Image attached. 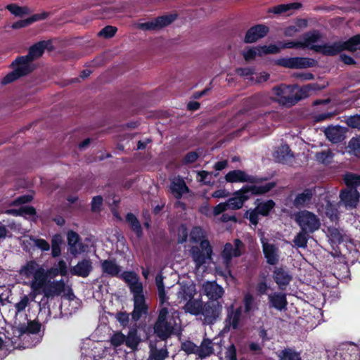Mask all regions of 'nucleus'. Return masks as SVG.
<instances>
[{"mask_svg":"<svg viewBox=\"0 0 360 360\" xmlns=\"http://www.w3.org/2000/svg\"><path fill=\"white\" fill-rule=\"evenodd\" d=\"M18 274L22 283L30 288L33 298L40 295L47 279L46 270L42 265L34 259L27 261L21 266Z\"/></svg>","mask_w":360,"mask_h":360,"instance_id":"nucleus-1","label":"nucleus"},{"mask_svg":"<svg viewBox=\"0 0 360 360\" xmlns=\"http://www.w3.org/2000/svg\"><path fill=\"white\" fill-rule=\"evenodd\" d=\"M120 277L127 283L134 295V309L131 313L132 319L138 321L147 312V306L143 295V285L136 274L131 271H126L120 275Z\"/></svg>","mask_w":360,"mask_h":360,"instance_id":"nucleus-2","label":"nucleus"},{"mask_svg":"<svg viewBox=\"0 0 360 360\" xmlns=\"http://www.w3.org/2000/svg\"><path fill=\"white\" fill-rule=\"evenodd\" d=\"M275 186V183L269 182L263 185H252L243 186L240 190L234 193L233 198H229L226 202L229 209L238 210L243 205L245 201L252 195L264 194Z\"/></svg>","mask_w":360,"mask_h":360,"instance_id":"nucleus-3","label":"nucleus"},{"mask_svg":"<svg viewBox=\"0 0 360 360\" xmlns=\"http://www.w3.org/2000/svg\"><path fill=\"white\" fill-rule=\"evenodd\" d=\"M179 314L172 307H163L159 311V338L165 340L178 330Z\"/></svg>","mask_w":360,"mask_h":360,"instance_id":"nucleus-4","label":"nucleus"},{"mask_svg":"<svg viewBox=\"0 0 360 360\" xmlns=\"http://www.w3.org/2000/svg\"><path fill=\"white\" fill-rule=\"evenodd\" d=\"M41 329V325L35 321H30L27 325H19L13 328L14 337L9 338L3 335H0V349H9L11 347L15 348L17 344L18 338L24 337V339L30 338L31 335H37Z\"/></svg>","mask_w":360,"mask_h":360,"instance_id":"nucleus-5","label":"nucleus"},{"mask_svg":"<svg viewBox=\"0 0 360 360\" xmlns=\"http://www.w3.org/2000/svg\"><path fill=\"white\" fill-rule=\"evenodd\" d=\"M316 89L314 84H308L300 89V96L292 94V87L290 86L281 85L273 88L272 91L276 96L275 100L280 104L292 105L302 98V95L307 96L310 90Z\"/></svg>","mask_w":360,"mask_h":360,"instance_id":"nucleus-6","label":"nucleus"},{"mask_svg":"<svg viewBox=\"0 0 360 360\" xmlns=\"http://www.w3.org/2000/svg\"><path fill=\"white\" fill-rule=\"evenodd\" d=\"M319 53L328 56H334L340 53L343 50L355 51L360 50V35H356L346 41H335L333 43H326L321 45L318 48Z\"/></svg>","mask_w":360,"mask_h":360,"instance_id":"nucleus-7","label":"nucleus"},{"mask_svg":"<svg viewBox=\"0 0 360 360\" xmlns=\"http://www.w3.org/2000/svg\"><path fill=\"white\" fill-rule=\"evenodd\" d=\"M110 344L114 348H117L122 345H125L128 348L134 350L137 348L141 339L137 334L136 329H131L127 335H124L121 332L115 333L110 337Z\"/></svg>","mask_w":360,"mask_h":360,"instance_id":"nucleus-8","label":"nucleus"},{"mask_svg":"<svg viewBox=\"0 0 360 360\" xmlns=\"http://www.w3.org/2000/svg\"><path fill=\"white\" fill-rule=\"evenodd\" d=\"M295 220L300 226L301 230L313 233L320 227V220L318 217L307 210L298 212L295 215Z\"/></svg>","mask_w":360,"mask_h":360,"instance_id":"nucleus-9","label":"nucleus"},{"mask_svg":"<svg viewBox=\"0 0 360 360\" xmlns=\"http://www.w3.org/2000/svg\"><path fill=\"white\" fill-rule=\"evenodd\" d=\"M190 252L195 263V269L198 270L207 259H211L212 249L209 241L203 240L200 242V247H192Z\"/></svg>","mask_w":360,"mask_h":360,"instance_id":"nucleus-10","label":"nucleus"},{"mask_svg":"<svg viewBox=\"0 0 360 360\" xmlns=\"http://www.w3.org/2000/svg\"><path fill=\"white\" fill-rule=\"evenodd\" d=\"M81 352L83 360H99L105 351L101 343L88 340L83 343Z\"/></svg>","mask_w":360,"mask_h":360,"instance_id":"nucleus-11","label":"nucleus"},{"mask_svg":"<svg viewBox=\"0 0 360 360\" xmlns=\"http://www.w3.org/2000/svg\"><path fill=\"white\" fill-rule=\"evenodd\" d=\"M277 64L287 68L303 69L313 67L315 61L304 57L283 58L278 60Z\"/></svg>","mask_w":360,"mask_h":360,"instance_id":"nucleus-12","label":"nucleus"},{"mask_svg":"<svg viewBox=\"0 0 360 360\" xmlns=\"http://www.w3.org/2000/svg\"><path fill=\"white\" fill-rule=\"evenodd\" d=\"M244 251V245L239 239H236L233 244L226 243L222 251L221 256L226 266H229L233 257H237L242 255Z\"/></svg>","mask_w":360,"mask_h":360,"instance_id":"nucleus-13","label":"nucleus"},{"mask_svg":"<svg viewBox=\"0 0 360 360\" xmlns=\"http://www.w3.org/2000/svg\"><path fill=\"white\" fill-rule=\"evenodd\" d=\"M221 311V305L219 303L207 302L203 304L200 314L203 316L204 323L212 324L219 316Z\"/></svg>","mask_w":360,"mask_h":360,"instance_id":"nucleus-14","label":"nucleus"},{"mask_svg":"<svg viewBox=\"0 0 360 360\" xmlns=\"http://www.w3.org/2000/svg\"><path fill=\"white\" fill-rule=\"evenodd\" d=\"M340 205L346 209H353L356 207L359 199V193L354 188H347L340 193Z\"/></svg>","mask_w":360,"mask_h":360,"instance_id":"nucleus-15","label":"nucleus"},{"mask_svg":"<svg viewBox=\"0 0 360 360\" xmlns=\"http://www.w3.org/2000/svg\"><path fill=\"white\" fill-rule=\"evenodd\" d=\"M65 282L63 279L51 282H47L46 281L40 292V295L44 294L46 297L58 296L65 291Z\"/></svg>","mask_w":360,"mask_h":360,"instance_id":"nucleus-16","label":"nucleus"},{"mask_svg":"<svg viewBox=\"0 0 360 360\" xmlns=\"http://www.w3.org/2000/svg\"><path fill=\"white\" fill-rule=\"evenodd\" d=\"M225 179L226 181L231 183L247 182L251 184H257L259 182L258 178L250 176L245 171L240 169H236L229 172L225 176Z\"/></svg>","mask_w":360,"mask_h":360,"instance_id":"nucleus-17","label":"nucleus"},{"mask_svg":"<svg viewBox=\"0 0 360 360\" xmlns=\"http://www.w3.org/2000/svg\"><path fill=\"white\" fill-rule=\"evenodd\" d=\"M261 243L266 262L271 265L277 264L279 259L278 248L274 244L269 243L264 237L261 238Z\"/></svg>","mask_w":360,"mask_h":360,"instance_id":"nucleus-18","label":"nucleus"},{"mask_svg":"<svg viewBox=\"0 0 360 360\" xmlns=\"http://www.w3.org/2000/svg\"><path fill=\"white\" fill-rule=\"evenodd\" d=\"M242 318V307H239L234 309L233 305H231L227 309V317L226 319V327L230 330L238 329L240 326Z\"/></svg>","mask_w":360,"mask_h":360,"instance_id":"nucleus-19","label":"nucleus"},{"mask_svg":"<svg viewBox=\"0 0 360 360\" xmlns=\"http://www.w3.org/2000/svg\"><path fill=\"white\" fill-rule=\"evenodd\" d=\"M202 293L209 299L217 300L224 295V289L215 281H207L202 284Z\"/></svg>","mask_w":360,"mask_h":360,"instance_id":"nucleus-20","label":"nucleus"},{"mask_svg":"<svg viewBox=\"0 0 360 360\" xmlns=\"http://www.w3.org/2000/svg\"><path fill=\"white\" fill-rule=\"evenodd\" d=\"M92 269L93 266L91 259H84L72 266L70 269V272L73 276L86 278L90 274Z\"/></svg>","mask_w":360,"mask_h":360,"instance_id":"nucleus-21","label":"nucleus"},{"mask_svg":"<svg viewBox=\"0 0 360 360\" xmlns=\"http://www.w3.org/2000/svg\"><path fill=\"white\" fill-rule=\"evenodd\" d=\"M269 32L268 27L264 25H257L249 29L245 34L244 41L245 43H253L258 39L263 38Z\"/></svg>","mask_w":360,"mask_h":360,"instance_id":"nucleus-22","label":"nucleus"},{"mask_svg":"<svg viewBox=\"0 0 360 360\" xmlns=\"http://www.w3.org/2000/svg\"><path fill=\"white\" fill-rule=\"evenodd\" d=\"M32 60L27 56H21L12 63L14 70L22 77L32 71Z\"/></svg>","mask_w":360,"mask_h":360,"instance_id":"nucleus-23","label":"nucleus"},{"mask_svg":"<svg viewBox=\"0 0 360 360\" xmlns=\"http://www.w3.org/2000/svg\"><path fill=\"white\" fill-rule=\"evenodd\" d=\"M326 138L333 143L342 142L345 139V129L339 126H330L324 131Z\"/></svg>","mask_w":360,"mask_h":360,"instance_id":"nucleus-24","label":"nucleus"},{"mask_svg":"<svg viewBox=\"0 0 360 360\" xmlns=\"http://www.w3.org/2000/svg\"><path fill=\"white\" fill-rule=\"evenodd\" d=\"M273 278L281 290H285L292 278L288 271L278 267L275 268L273 272Z\"/></svg>","mask_w":360,"mask_h":360,"instance_id":"nucleus-25","label":"nucleus"},{"mask_svg":"<svg viewBox=\"0 0 360 360\" xmlns=\"http://www.w3.org/2000/svg\"><path fill=\"white\" fill-rule=\"evenodd\" d=\"M196 292L195 285L192 283H180L177 297L180 301H188L192 299Z\"/></svg>","mask_w":360,"mask_h":360,"instance_id":"nucleus-26","label":"nucleus"},{"mask_svg":"<svg viewBox=\"0 0 360 360\" xmlns=\"http://www.w3.org/2000/svg\"><path fill=\"white\" fill-rule=\"evenodd\" d=\"M269 303L271 307L279 311L285 309L288 302L286 295L281 292H274L268 295Z\"/></svg>","mask_w":360,"mask_h":360,"instance_id":"nucleus-27","label":"nucleus"},{"mask_svg":"<svg viewBox=\"0 0 360 360\" xmlns=\"http://www.w3.org/2000/svg\"><path fill=\"white\" fill-rule=\"evenodd\" d=\"M51 46L50 41H41L30 48L27 56L32 61L42 56L45 49H49Z\"/></svg>","mask_w":360,"mask_h":360,"instance_id":"nucleus-28","label":"nucleus"},{"mask_svg":"<svg viewBox=\"0 0 360 360\" xmlns=\"http://www.w3.org/2000/svg\"><path fill=\"white\" fill-rule=\"evenodd\" d=\"M321 35L318 32H309L304 34L303 41H302V48H309L316 52L319 51V47L321 45H316V43L320 39Z\"/></svg>","mask_w":360,"mask_h":360,"instance_id":"nucleus-29","label":"nucleus"},{"mask_svg":"<svg viewBox=\"0 0 360 360\" xmlns=\"http://www.w3.org/2000/svg\"><path fill=\"white\" fill-rule=\"evenodd\" d=\"M170 189L176 198H181L184 193L189 191L184 180L179 177L174 179L171 184Z\"/></svg>","mask_w":360,"mask_h":360,"instance_id":"nucleus-30","label":"nucleus"},{"mask_svg":"<svg viewBox=\"0 0 360 360\" xmlns=\"http://www.w3.org/2000/svg\"><path fill=\"white\" fill-rule=\"evenodd\" d=\"M214 352V344L209 338H204L200 346H198L197 356L201 359L206 358Z\"/></svg>","mask_w":360,"mask_h":360,"instance_id":"nucleus-31","label":"nucleus"},{"mask_svg":"<svg viewBox=\"0 0 360 360\" xmlns=\"http://www.w3.org/2000/svg\"><path fill=\"white\" fill-rule=\"evenodd\" d=\"M203 303L200 300H193V298L187 301L184 306L185 312L192 315H199L202 312Z\"/></svg>","mask_w":360,"mask_h":360,"instance_id":"nucleus-32","label":"nucleus"},{"mask_svg":"<svg viewBox=\"0 0 360 360\" xmlns=\"http://www.w3.org/2000/svg\"><path fill=\"white\" fill-rule=\"evenodd\" d=\"M274 157L278 162L287 163L292 158L293 155L288 146L285 144L278 148Z\"/></svg>","mask_w":360,"mask_h":360,"instance_id":"nucleus-33","label":"nucleus"},{"mask_svg":"<svg viewBox=\"0 0 360 360\" xmlns=\"http://www.w3.org/2000/svg\"><path fill=\"white\" fill-rule=\"evenodd\" d=\"M103 273L112 276H117L121 271V268L114 260H104L101 263Z\"/></svg>","mask_w":360,"mask_h":360,"instance_id":"nucleus-34","label":"nucleus"},{"mask_svg":"<svg viewBox=\"0 0 360 360\" xmlns=\"http://www.w3.org/2000/svg\"><path fill=\"white\" fill-rule=\"evenodd\" d=\"M5 213L13 216L31 217L35 214V210L29 205H22L19 208L6 210Z\"/></svg>","mask_w":360,"mask_h":360,"instance_id":"nucleus-35","label":"nucleus"},{"mask_svg":"<svg viewBox=\"0 0 360 360\" xmlns=\"http://www.w3.org/2000/svg\"><path fill=\"white\" fill-rule=\"evenodd\" d=\"M314 193L312 189H305L302 193L296 196L293 201L294 205L297 207L304 206L306 203L310 202Z\"/></svg>","mask_w":360,"mask_h":360,"instance_id":"nucleus-36","label":"nucleus"},{"mask_svg":"<svg viewBox=\"0 0 360 360\" xmlns=\"http://www.w3.org/2000/svg\"><path fill=\"white\" fill-rule=\"evenodd\" d=\"M79 241V235L75 231H69L68 233V242L69 245V251L72 255H78L81 254L82 249L77 250L75 244Z\"/></svg>","mask_w":360,"mask_h":360,"instance_id":"nucleus-37","label":"nucleus"},{"mask_svg":"<svg viewBox=\"0 0 360 360\" xmlns=\"http://www.w3.org/2000/svg\"><path fill=\"white\" fill-rule=\"evenodd\" d=\"M302 4L298 2H294L287 4H280L276 6L271 8L269 10V12L276 13V14H281L283 13L288 12L291 10H297L301 8Z\"/></svg>","mask_w":360,"mask_h":360,"instance_id":"nucleus-38","label":"nucleus"},{"mask_svg":"<svg viewBox=\"0 0 360 360\" xmlns=\"http://www.w3.org/2000/svg\"><path fill=\"white\" fill-rule=\"evenodd\" d=\"M126 221L131 226V229L137 235V236H141L142 233L141 224L137 219V218L131 213H128L126 216Z\"/></svg>","mask_w":360,"mask_h":360,"instance_id":"nucleus-39","label":"nucleus"},{"mask_svg":"<svg viewBox=\"0 0 360 360\" xmlns=\"http://www.w3.org/2000/svg\"><path fill=\"white\" fill-rule=\"evenodd\" d=\"M279 360H302L300 353L292 349H285L278 355Z\"/></svg>","mask_w":360,"mask_h":360,"instance_id":"nucleus-40","label":"nucleus"},{"mask_svg":"<svg viewBox=\"0 0 360 360\" xmlns=\"http://www.w3.org/2000/svg\"><path fill=\"white\" fill-rule=\"evenodd\" d=\"M333 158V153L330 149H327L321 152H318L315 155L316 160L323 164H328Z\"/></svg>","mask_w":360,"mask_h":360,"instance_id":"nucleus-41","label":"nucleus"},{"mask_svg":"<svg viewBox=\"0 0 360 360\" xmlns=\"http://www.w3.org/2000/svg\"><path fill=\"white\" fill-rule=\"evenodd\" d=\"M308 232L301 230L295 237L293 243L297 248H305L307 246Z\"/></svg>","mask_w":360,"mask_h":360,"instance_id":"nucleus-42","label":"nucleus"},{"mask_svg":"<svg viewBox=\"0 0 360 360\" xmlns=\"http://www.w3.org/2000/svg\"><path fill=\"white\" fill-rule=\"evenodd\" d=\"M30 298L28 295H24L20 297V300L15 304V314H24L26 308L29 306Z\"/></svg>","mask_w":360,"mask_h":360,"instance_id":"nucleus-43","label":"nucleus"},{"mask_svg":"<svg viewBox=\"0 0 360 360\" xmlns=\"http://www.w3.org/2000/svg\"><path fill=\"white\" fill-rule=\"evenodd\" d=\"M344 181L348 188H354L360 186V175L354 174H346L344 176Z\"/></svg>","mask_w":360,"mask_h":360,"instance_id":"nucleus-44","label":"nucleus"},{"mask_svg":"<svg viewBox=\"0 0 360 360\" xmlns=\"http://www.w3.org/2000/svg\"><path fill=\"white\" fill-rule=\"evenodd\" d=\"M274 205V202L271 200H269L266 202H259L255 209L259 214L265 216L269 214Z\"/></svg>","mask_w":360,"mask_h":360,"instance_id":"nucleus-45","label":"nucleus"},{"mask_svg":"<svg viewBox=\"0 0 360 360\" xmlns=\"http://www.w3.org/2000/svg\"><path fill=\"white\" fill-rule=\"evenodd\" d=\"M349 153L356 157H360V135L352 138L349 143Z\"/></svg>","mask_w":360,"mask_h":360,"instance_id":"nucleus-46","label":"nucleus"},{"mask_svg":"<svg viewBox=\"0 0 360 360\" xmlns=\"http://www.w3.org/2000/svg\"><path fill=\"white\" fill-rule=\"evenodd\" d=\"M245 61L249 62L255 58L257 56H262V51L260 46L248 49L243 52Z\"/></svg>","mask_w":360,"mask_h":360,"instance_id":"nucleus-47","label":"nucleus"},{"mask_svg":"<svg viewBox=\"0 0 360 360\" xmlns=\"http://www.w3.org/2000/svg\"><path fill=\"white\" fill-rule=\"evenodd\" d=\"M177 18L176 13L166 14L159 16V28L165 27L172 24Z\"/></svg>","mask_w":360,"mask_h":360,"instance_id":"nucleus-48","label":"nucleus"},{"mask_svg":"<svg viewBox=\"0 0 360 360\" xmlns=\"http://www.w3.org/2000/svg\"><path fill=\"white\" fill-rule=\"evenodd\" d=\"M60 237L55 236L51 241V255L53 257H57L60 255Z\"/></svg>","mask_w":360,"mask_h":360,"instance_id":"nucleus-49","label":"nucleus"},{"mask_svg":"<svg viewBox=\"0 0 360 360\" xmlns=\"http://www.w3.org/2000/svg\"><path fill=\"white\" fill-rule=\"evenodd\" d=\"M204 237L203 230L198 226L194 227L190 233V240L193 243L201 242Z\"/></svg>","mask_w":360,"mask_h":360,"instance_id":"nucleus-50","label":"nucleus"},{"mask_svg":"<svg viewBox=\"0 0 360 360\" xmlns=\"http://www.w3.org/2000/svg\"><path fill=\"white\" fill-rule=\"evenodd\" d=\"M6 8L15 16H22L28 13V8L26 7H20L15 4H9Z\"/></svg>","mask_w":360,"mask_h":360,"instance_id":"nucleus-51","label":"nucleus"},{"mask_svg":"<svg viewBox=\"0 0 360 360\" xmlns=\"http://www.w3.org/2000/svg\"><path fill=\"white\" fill-rule=\"evenodd\" d=\"M136 27L145 31L155 30L158 27V19L146 22H139L136 24Z\"/></svg>","mask_w":360,"mask_h":360,"instance_id":"nucleus-52","label":"nucleus"},{"mask_svg":"<svg viewBox=\"0 0 360 360\" xmlns=\"http://www.w3.org/2000/svg\"><path fill=\"white\" fill-rule=\"evenodd\" d=\"M181 349L188 354L197 355L198 346L191 341H186L181 344Z\"/></svg>","mask_w":360,"mask_h":360,"instance_id":"nucleus-53","label":"nucleus"},{"mask_svg":"<svg viewBox=\"0 0 360 360\" xmlns=\"http://www.w3.org/2000/svg\"><path fill=\"white\" fill-rule=\"evenodd\" d=\"M30 240L33 242V244L42 251H47L50 249V245L44 239H38L34 238H30Z\"/></svg>","mask_w":360,"mask_h":360,"instance_id":"nucleus-54","label":"nucleus"},{"mask_svg":"<svg viewBox=\"0 0 360 360\" xmlns=\"http://www.w3.org/2000/svg\"><path fill=\"white\" fill-rule=\"evenodd\" d=\"M254 297L250 294L247 293L244 296V305H245V311L249 312L254 308Z\"/></svg>","mask_w":360,"mask_h":360,"instance_id":"nucleus-55","label":"nucleus"},{"mask_svg":"<svg viewBox=\"0 0 360 360\" xmlns=\"http://www.w3.org/2000/svg\"><path fill=\"white\" fill-rule=\"evenodd\" d=\"M116 31V27L112 26H106L98 32V35L104 38H110L115 34Z\"/></svg>","mask_w":360,"mask_h":360,"instance_id":"nucleus-56","label":"nucleus"},{"mask_svg":"<svg viewBox=\"0 0 360 360\" xmlns=\"http://www.w3.org/2000/svg\"><path fill=\"white\" fill-rule=\"evenodd\" d=\"M347 124L352 128L360 129V115L351 116L346 120Z\"/></svg>","mask_w":360,"mask_h":360,"instance_id":"nucleus-57","label":"nucleus"},{"mask_svg":"<svg viewBox=\"0 0 360 360\" xmlns=\"http://www.w3.org/2000/svg\"><path fill=\"white\" fill-rule=\"evenodd\" d=\"M21 76L15 70H13L12 72L6 75L1 81V83L3 84H7L8 83H11L17 79L20 78Z\"/></svg>","mask_w":360,"mask_h":360,"instance_id":"nucleus-58","label":"nucleus"},{"mask_svg":"<svg viewBox=\"0 0 360 360\" xmlns=\"http://www.w3.org/2000/svg\"><path fill=\"white\" fill-rule=\"evenodd\" d=\"M188 237V230L184 225H181L178 230V242L183 243L186 241Z\"/></svg>","mask_w":360,"mask_h":360,"instance_id":"nucleus-59","label":"nucleus"},{"mask_svg":"<svg viewBox=\"0 0 360 360\" xmlns=\"http://www.w3.org/2000/svg\"><path fill=\"white\" fill-rule=\"evenodd\" d=\"M269 288V285L266 283V281L264 280L259 282L256 286L257 292L259 295L266 294Z\"/></svg>","mask_w":360,"mask_h":360,"instance_id":"nucleus-60","label":"nucleus"},{"mask_svg":"<svg viewBox=\"0 0 360 360\" xmlns=\"http://www.w3.org/2000/svg\"><path fill=\"white\" fill-rule=\"evenodd\" d=\"M103 203V198L101 196H95L92 199L91 202V210L94 212H98L100 210Z\"/></svg>","mask_w":360,"mask_h":360,"instance_id":"nucleus-61","label":"nucleus"},{"mask_svg":"<svg viewBox=\"0 0 360 360\" xmlns=\"http://www.w3.org/2000/svg\"><path fill=\"white\" fill-rule=\"evenodd\" d=\"M262 51V55L269 53H276L279 52L281 47H278L276 45L263 46H260Z\"/></svg>","mask_w":360,"mask_h":360,"instance_id":"nucleus-62","label":"nucleus"},{"mask_svg":"<svg viewBox=\"0 0 360 360\" xmlns=\"http://www.w3.org/2000/svg\"><path fill=\"white\" fill-rule=\"evenodd\" d=\"M330 236L331 239L336 243L342 241V235L337 229H329Z\"/></svg>","mask_w":360,"mask_h":360,"instance_id":"nucleus-63","label":"nucleus"},{"mask_svg":"<svg viewBox=\"0 0 360 360\" xmlns=\"http://www.w3.org/2000/svg\"><path fill=\"white\" fill-rule=\"evenodd\" d=\"M226 360H236V350L233 345H231L226 352Z\"/></svg>","mask_w":360,"mask_h":360,"instance_id":"nucleus-64","label":"nucleus"}]
</instances>
